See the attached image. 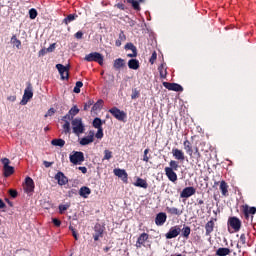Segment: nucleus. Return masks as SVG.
Instances as JSON below:
<instances>
[{"label":"nucleus","instance_id":"f257e3e1","mask_svg":"<svg viewBox=\"0 0 256 256\" xmlns=\"http://www.w3.org/2000/svg\"><path fill=\"white\" fill-rule=\"evenodd\" d=\"M72 129L75 135H81L82 133H85V125H83V120L81 118L73 119Z\"/></svg>","mask_w":256,"mask_h":256},{"label":"nucleus","instance_id":"f03ea898","mask_svg":"<svg viewBox=\"0 0 256 256\" xmlns=\"http://www.w3.org/2000/svg\"><path fill=\"white\" fill-rule=\"evenodd\" d=\"M233 230V233H239L241 231V221L239 218L233 216L228 219V230L231 233V229Z\"/></svg>","mask_w":256,"mask_h":256},{"label":"nucleus","instance_id":"7ed1b4c3","mask_svg":"<svg viewBox=\"0 0 256 256\" xmlns=\"http://www.w3.org/2000/svg\"><path fill=\"white\" fill-rule=\"evenodd\" d=\"M84 61H87L88 63H91L94 61L95 63H99L100 65H103V61H104L103 54L99 52H92L90 54H87L84 57Z\"/></svg>","mask_w":256,"mask_h":256},{"label":"nucleus","instance_id":"20e7f679","mask_svg":"<svg viewBox=\"0 0 256 256\" xmlns=\"http://www.w3.org/2000/svg\"><path fill=\"white\" fill-rule=\"evenodd\" d=\"M69 159L70 163L73 165H81L83 161H85V154H83V152L73 151L70 154Z\"/></svg>","mask_w":256,"mask_h":256},{"label":"nucleus","instance_id":"39448f33","mask_svg":"<svg viewBox=\"0 0 256 256\" xmlns=\"http://www.w3.org/2000/svg\"><path fill=\"white\" fill-rule=\"evenodd\" d=\"M1 161L3 165L4 176L11 177V175L15 173V168L9 165L11 161L8 158H3Z\"/></svg>","mask_w":256,"mask_h":256},{"label":"nucleus","instance_id":"423d86ee","mask_svg":"<svg viewBox=\"0 0 256 256\" xmlns=\"http://www.w3.org/2000/svg\"><path fill=\"white\" fill-rule=\"evenodd\" d=\"M109 113H111L112 116L115 117V119H117V121H125L127 119V113H125V111H121L119 108L117 107H113L109 110Z\"/></svg>","mask_w":256,"mask_h":256},{"label":"nucleus","instance_id":"0eeeda50","mask_svg":"<svg viewBox=\"0 0 256 256\" xmlns=\"http://www.w3.org/2000/svg\"><path fill=\"white\" fill-rule=\"evenodd\" d=\"M30 99H33V86L31 85V83H28L26 89L24 90L21 105H27Z\"/></svg>","mask_w":256,"mask_h":256},{"label":"nucleus","instance_id":"6e6552de","mask_svg":"<svg viewBox=\"0 0 256 256\" xmlns=\"http://www.w3.org/2000/svg\"><path fill=\"white\" fill-rule=\"evenodd\" d=\"M92 125L95 129H98L95 134L96 139H103V122L100 118H95L92 122Z\"/></svg>","mask_w":256,"mask_h":256},{"label":"nucleus","instance_id":"1a4fd4ad","mask_svg":"<svg viewBox=\"0 0 256 256\" xmlns=\"http://www.w3.org/2000/svg\"><path fill=\"white\" fill-rule=\"evenodd\" d=\"M241 211H242L245 219H247V221H249L250 217H252V219H253V215H255V213H256V208L249 207V205L245 204V205L241 206Z\"/></svg>","mask_w":256,"mask_h":256},{"label":"nucleus","instance_id":"9d476101","mask_svg":"<svg viewBox=\"0 0 256 256\" xmlns=\"http://www.w3.org/2000/svg\"><path fill=\"white\" fill-rule=\"evenodd\" d=\"M24 191L28 195H31L33 191H35V182L31 179V177H26L24 183Z\"/></svg>","mask_w":256,"mask_h":256},{"label":"nucleus","instance_id":"9b49d317","mask_svg":"<svg viewBox=\"0 0 256 256\" xmlns=\"http://www.w3.org/2000/svg\"><path fill=\"white\" fill-rule=\"evenodd\" d=\"M162 85L165 89H168V91H176V93H182L183 91V86L177 83L163 82Z\"/></svg>","mask_w":256,"mask_h":256},{"label":"nucleus","instance_id":"f8f14e48","mask_svg":"<svg viewBox=\"0 0 256 256\" xmlns=\"http://www.w3.org/2000/svg\"><path fill=\"white\" fill-rule=\"evenodd\" d=\"M93 141H95V131L90 130L88 132V136L81 138L79 143L82 146H85V145H91V143H93Z\"/></svg>","mask_w":256,"mask_h":256},{"label":"nucleus","instance_id":"ddd939ff","mask_svg":"<svg viewBox=\"0 0 256 256\" xmlns=\"http://www.w3.org/2000/svg\"><path fill=\"white\" fill-rule=\"evenodd\" d=\"M181 233V227L174 226L169 229V231L165 234L166 239H175V237H179Z\"/></svg>","mask_w":256,"mask_h":256},{"label":"nucleus","instance_id":"4468645a","mask_svg":"<svg viewBox=\"0 0 256 256\" xmlns=\"http://www.w3.org/2000/svg\"><path fill=\"white\" fill-rule=\"evenodd\" d=\"M113 173L116 177H119V179H121L123 181V183H127L128 179H129V175L127 174V171H125L124 169H121V168H115L113 170Z\"/></svg>","mask_w":256,"mask_h":256},{"label":"nucleus","instance_id":"2eb2a0df","mask_svg":"<svg viewBox=\"0 0 256 256\" xmlns=\"http://www.w3.org/2000/svg\"><path fill=\"white\" fill-rule=\"evenodd\" d=\"M56 69L61 75V79H69V66H64L63 64H57Z\"/></svg>","mask_w":256,"mask_h":256},{"label":"nucleus","instance_id":"dca6fc26","mask_svg":"<svg viewBox=\"0 0 256 256\" xmlns=\"http://www.w3.org/2000/svg\"><path fill=\"white\" fill-rule=\"evenodd\" d=\"M172 155H173L174 159H176V161H180L181 163H183V161H185V152H183V150H181L179 148H173Z\"/></svg>","mask_w":256,"mask_h":256},{"label":"nucleus","instance_id":"f3484780","mask_svg":"<svg viewBox=\"0 0 256 256\" xmlns=\"http://www.w3.org/2000/svg\"><path fill=\"white\" fill-rule=\"evenodd\" d=\"M164 171H165V175L169 179V181H171L172 183H176L177 173L175 172V170H173V168L165 167Z\"/></svg>","mask_w":256,"mask_h":256},{"label":"nucleus","instance_id":"a211bd4d","mask_svg":"<svg viewBox=\"0 0 256 256\" xmlns=\"http://www.w3.org/2000/svg\"><path fill=\"white\" fill-rule=\"evenodd\" d=\"M195 193H196V190L194 187H186L180 193V197L182 199H189V197H192V195H195Z\"/></svg>","mask_w":256,"mask_h":256},{"label":"nucleus","instance_id":"6ab92c4d","mask_svg":"<svg viewBox=\"0 0 256 256\" xmlns=\"http://www.w3.org/2000/svg\"><path fill=\"white\" fill-rule=\"evenodd\" d=\"M148 239H149V234H147L145 232L140 234V236L138 237V239L136 241L137 249H141V247L145 246V242H147Z\"/></svg>","mask_w":256,"mask_h":256},{"label":"nucleus","instance_id":"aec40b11","mask_svg":"<svg viewBox=\"0 0 256 256\" xmlns=\"http://www.w3.org/2000/svg\"><path fill=\"white\" fill-rule=\"evenodd\" d=\"M55 179H56V181H58V185H60L61 187H63V185H67L69 183V179L67 178V176H65V174L63 172H58L55 175Z\"/></svg>","mask_w":256,"mask_h":256},{"label":"nucleus","instance_id":"412c9836","mask_svg":"<svg viewBox=\"0 0 256 256\" xmlns=\"http://www.w3.org/2000/svg\"><path fill=\"white\" fill-rule=\"evenodd\" d=\"M165 221H167V214L165 212H160L156 215L155 224L158 227L165 225Z\"/></svg>","mask_w":256,"mask_h":256},{"label":"nucleus","instance_id":"4be33fe9","mask_svg":"<svg viewBox=\"0 0 256 256\" xmlns=\"http://www.w3.org/2000/svg\"><path fill=\"white\" fill-rule=\"evenodd\" d=\"M79 113V109L77 108V106H73L68 114H66L63 118H62V121H65V119H71V116L72 118L75 117V115H78Z\"/></svg>","mask_w":256,"mask_h":256},{"label":"nucleus","instance_id":"5701e85b","mask_svg":"<svg viewBox=\"0 0 256 256\" xmlns=\"http://www.w3.org/2000/svg\"><path fill=\"white\" fill-rule=\"evenodd\" d=\"M215 221H217V219H214V220L212 219L206 223L205 225L206 235H211L212 231H214Z\"/></svg>","mask_w":256,"mask_h":256},{"label":"nucleus","instance_id":"b1692460","mask_svg":"<svg viewBox=\"0 0 256 256\" xmlns=\"http://www.w3.org/2000/svg\"><path fill=\"white\" fill-rule=\"evenodd\" d=\"M220 191L224 197H227L229 195V185H227V182H225V180H222L220 182Z\"/></svg>","mask_w":256,"mask_h":256},{"label":"nucleus","instance_id":"393cba45","mask_svg":"<svg viewBox=\"0 0 256 256\" xmlns=\"http://www.w3.org/2000/svg\"><path fill=\"white\" fill-rule=\"evenodd\" d=\"M125 49H129L132 53L127 54V57H137V47L133 43H127Z\"/></svg>","mask_w":256,"mask_h":256},{"label":"nucleus","instance_id":"a878e982","mask_svg":"<svg viewBox=\"0 0 256 256\" xmlns=\"http://www.w3.org/2000/svg\"><path fill=\"white\" fill-rule=\"evenodd\" d=\"M183 145L186 153L189 154V157H193V146L191 145V142L188 139H186L183 142Z\"/></svg>","mask_w":256,"mask_h":256},{"label":"nucleus","instance_id":"bb28decb","mask_svg":"<svg viewBox=\"0 0 256 256\" xmlns=\"http://www.w3.org/2000/svg\"><path fill=\"white\" fill-rule=\"evenodd\" d=\"M90 193H91V188H89L87 186H83L79 190L80 197H83L84 199H87V197H89Z\"/></svg>","mask_w":256,"mask_h":256},{"label":"nucleus","instance_id":"cd10ccee","mask_svg":"<svg viewBox=\"0 0 256 256\" xmlns=\"http://www.w3.org/2000/svg\"><path fill=\"white\" fill-rule=\"evenodd\" d=\"M135 187H141L142 189H147L149 187V184L147 183V180L142 178H137L136 182L134 183Z\"/></svg>","mask_w":256,"mask_h":256},{"label":"nucleus","instance_id":"c85d7f7f","mask_svg":"<svg viewBox=\"0 0 256 256\" xmlns=\"http://www.w3.org/2000/svg\"><path fill=\"white\" fill-rule=\"evenodd\" d=\"M128 67H129V69H133L134 71H137V69H139V60H137V59L129 60Z\"/></svg>","mask_w":256,"mask_h":256},{"label":"nucleus","instance_id":"c756f323","mask_svg":"<svg viewBox=\"0 0 256 256\" xmlns=\"http://www.w3.org/2000/svg\"><path fill=\"white\" fill-rule=\"evenodd\" d=\"M158 71L160 73V77L162 79H166L167 78V66L165 64H161L159 67H158Z\"/></svg>","mask_w":256,"mask_h":256},{"label":"nucleus","instance_id":"7c9ffc66","mask_svg":"<svg viewBox=\"0 0 256 256\" xmlns=\"http://www.w3.org/2000/svg\"><path fill=\"white\" fill-rule=\"evenodd\" d=\"M114 69H121L123 67H125V60H123L122 58H118L114 61L113 64Z\"/></svg>","mask_w":256,"mask_h":256},{"label":"nucleus","instance_id":"2f4dec72","mask_svg":"<svg viewBox=\"0 0 256 256\" xmlns=\"http://www.w3.org/2000/svg\"><path fill=\"white\" fill-rule=\"evenodd\" d=\"M230 254H231V249H229V248H219L216 251V255H218V256H227Z\"/></svg>","mask_w":256,"mask_h":256},{"label":"nucleus","instance_id":"473e14b6","mask_svg":"<svg viewBox=\"0 0 256 256\" xmlns=\"http://www.w3.org/2000/svg\"><path fill=\"white\" fill-rule=\"evenodd\" d=\"M248 237L249 234H241L239 239L240 245H247L248 247H250L251 245H249V242L247 241Z\"/></svg>","mask_w":256,"mask_h":256},{"label":"nucleus","instance_id":"72a5a7b5","mask_svg":"<svg viewBox=\"0 0 256 256\" xmlns=\"http://www.w3.org/2000/svg\"><path fill=\"white\" fill-rule=\"evenodd\" d=\"M51 144L54 145V147H65V140H63V139H53L51 141Z\"/></svg>","mask_w":256,"mask_h":256},{"label":"nucleus","instance_id":"f704fd0d","mask_svg":"<svg viewBox=\"0 0 256 256\" xmlns=\"http://www.w3.org/2000/svg\"><path fill=\"white\" fill-rule=\"evenodd\" d=\"M182 235L185 239H189V236L191 235V227L189 226H185L182 229Z\"/></svg>","mask_w":256,"mask_h":256},{"label":"nucleus","instance_id":"c9c22d12","mask_svg":"<svg viewBox=\"0 0 256 256\" xmlns=\"http://www.w3.org/2000/svg\"><path fill=\"white\" fill-rule=\"evenodd\" d=\"M167 213H169L170 215H181V213L183 212L175 207H172V208H167Z\"/></svg>","mask_w":256,"mask_h":256},{"label":"nucleus","instance_id":"e433bc0d","mask_svg":"<svg viewBox=\"0 0 256 256\" xmlns=\"http://www.w3.org/2000/svg\"><path fill=\"white\" fill-rule=\"evenodd\" d=\"M169 165V169H172V171H177L179 169V162L175 160H171Z\"/></svg>","mask_w":256,"mask_h":256},{"label":"nucleus","instance_id":"4c0bfd02","mask_svg":"<svg viewBox=\"0 0 256 256\" xmlns=\"http://www.w3.org/2000/svg\"><path fill=\"white\" fill-rule=\"evenodd\" d=\"M127 3H130V5H132L133 9H135L136 11H139V9H141V7L139 6V2L137 0H126Z\"/></svg>","mask_w":256,"mask_h":256},{"label":"nucleus","instance_id":"58836bf2","mask_svg":"<svg viewBox=\"0 0 256 256\" xmlns=\"http://www.w3.org/2000/svg\"><path fill=\"white\" fill-rule=\"evenodd\" d=\"M112 158H113V152H111V150H105L103 161H109V159H112Z\"/></svg>","mask_w":256,"mask_h":256},{"label":"nucleus","instance_id":"ea45409f","mask_svg":"<svg viewBox=\"0 0 256 256\" xmlns=\"http://www.w3.org/2000/svg\"><path fill=\"white\" fill-rule=\"evenodd\" d=\"M11 43L17 47V49H20L21 47V40L17 39V36H12Z\"/></svg>","mask_w":256,"mask_h":256},{"label":"nucleus","instance_id":"a19ab883","mask_svg":"<svg viewBox=\"0 0 256 256\" xmlns=\"http://www.w3.org/2000/svg\"><path fill=\"white\" fill-rule=\"evenodd\" d=\"M65 123L64 125L62 126L63 130H64V133H69L71 131V124L69 123V121L67 120H64Z\"/></svg>","mask_w":256,"mask_h":256},{"label":"nucleus","instance_id":"79ce46f5","mask_svg":"<svg viewBox=\"0 0 256 256\" xmlns=\"http://www.w3.org/2000/svg\"><path fill=\"white\" fill-rule=\"evenodd\" d=\"M81 87H83V82L77 81L73 91L75 93H81Z\"/></svg>","mask_w":256,"mask_h":256},{"label":"nucleus","instance_id":"37998d69","mask_svg":"<svg viewBox=\"0 0 256 256\" xmlns=\"http://www.w3.org/2000/svg\"><path fill=\"white\" fill-rule=\"evenodd\" d=\"M71 21H75V15H73V14H69V15L64 19L65 25H69V23H71Z\"/></svg>","mask_w":256,"mask_h":256},{"label":"nucleus","instance_id":"c03bdc74","mask_svg":"<svg viewBox=\"0 0 256 256\" xmlns=\"http://www.w3.org/2000/svg\"><path fill=\"white\" fill-rule=\"evenodd\" d=\"M149 159H151V156H149V148H147L144 150L143 161L149 163Z\"/></svg>","mask_w":256,"mask_h":256},{"label":"nucleus","instance_id":"a18cd8bd","mask_svg":"<svg viewBox=\"0 0 256 256\" xmlns=\"http://www.w3.org/2000/svg\"><path fill=\"white\" fill-rule=\"evenodd\" d=\"M29 17L30 19H37V10L35 8L29 10Z\"/></svg>","mask_w":256,"mask_h":256},{"label":"nucleus","instance_id":"49530a36","mask_svg":"<svg viewBox=\"0 0 256 256\" xmlns=\"http://www.w3.org/2000/svg\"><path fill=\"white\" fill-rule=\"evenodd\" d=\"M67 209H69V205L68 204L60 205L59 206L60 214L63 215V213H65V211H67Z\"/></svg>","mask_w":256,"mask_h":256},{"label":"nucleus","instance_id":"de8ad7c7","mask_svg":"<svg viewBox=\"0 0 256 256\" xmlns=\"http://www.w3.org/2000/svg\"><path fill=\"white\" fill-rule=\"evenodd\" d=\"M155 61H157V52L154 51L149 59V63H151V65H153L155 63Z\"/></svg>","mask_w":256,"mask_h":256},{"label":"nucleus","instance_id":"09e8293b","mask_svg":"<svg viewBox=\"0 0 256 256\" xmlns=\"http://www.w3.org/2000/svg\"><path fill=\"white\" fill-rule=\"evenodd\" d=\"M70 231H72V235L75 239V241H77L79 239V237L77 236V231H75V228H73V226H69Z\"/></svg>","mask_w":256,"mask_h":256},{"label":"nucleus","instance_id":"8fccbe9b","mask_svg":"<svg viewBox=\"0 0 256 256\" xmlns=\"http://www.w3.org/2000/svg\"><path fill=\"white\" fill-rule=\"evenodd\" d=\"M99 237H103V230H99L98 233L94 235V241H99Z\"/></svg>","mask_w":256,"mask_h":256},{"label":"nucleus","instance_id":"3c124183","mask_svg":"<svg viewBox=\"0 0 256 256\" xmlns=\"http://www.w3.org/2000/svg\"><path fill=\"white\" fill-rule=\"evenodd\" d=\"M52 115H55V109L50 108L48 112L46 113L45 117H52Z\"/></svg>","mask_w":256,"mask_h":256},{"label":"nucleus","instance_id":"603ef678","mask_svg":"<svg viewBox=\"0 0 256 256\" xmlns=\"http://www.w3.org/2000/svg\"><path fill=\"white\" fill-rule=\"evenodd\" d=\"M52 223H54L55 227H61V220L57 218H53Z\"/></svg>","mask_w":256,"mask_h":256},{"label":"nucleus","instance_id":"864d4df0","mask_svg":"<svg viewBox=\"0 0 256 256\" xmlns=\"http://www.w3.org/2000/svg\"><path fill=\"white\" fill-rule=\"evenodd\" d=\"M101 105H103V101L100 100L96 104H94L93 111H97V109H99V107H101Z\"/></svg>","mask_w":256,"mask_h":256},{"label":"nucleus","instance_id":"5fc2aeb1","mask_svg":"<svg viewBox=\"0 0 256 256\" xmlns=\"http://www.w3.org/2000/svg\"><path fill=\"white\" fill-rule=\"evenodd\" d=\"M55 43L51 44L48 48H47V52L48 53H53V51H55Z\"/></svg>","mask_w":256,"mask_h":256},{"label":"nucleus","instance_id":"6e6d98bb","mask_svg":"<svg viewBox=\"0 0 256 256\" xmlns=\"http://www.w3.org/2000/svg\"><path fill=\"white\" fill-rule=\"evenodd\" d=\"M47 53H49L48 51H47V49H41L40 51H39V57H43V56H45V55H47Z\"/></svg>","mask_w":256,"mask_h":256},{"label":"nucleus","instance_id":"4d7b16f0","mask_svg":"<svg viewBox=\"0 0 256 256\" xmlns=\"http://www.w3.org/2000/svg\"><path fill=\"white\" fill-rule=\"evenodd\" d=\"M194 151V155H196L197 159H201V152H199V148L196 147Z\"/></svg>","mask_w":256,"mask_h":256},{"label":"nucleus","instance_id":"13d9d810","mask_svg":"<svg viewBox=\"0 0 256 256\" xmlns=\"http://www.w3.org/2000/svg\"><path fill=\"white\" fill-rule=\"evenodd\" d=\"M9 195L13 197V199H15V197H17V191L16 190H9Z\"/></svg>","mask_w":256,"mask_h":256},{"label":"nucleus","instance_id":"bf43d9fd","mask_svg":"<svg viewBox=\"0 0 256 256\" xmlns=\"http://www.w3.org/2000/svg\"><path fill=\"white\" fill-rule=\"evenodd\" d=\"M126 39H127V37L125 36V33L120 32V34H119V40H120V41H125Z\"/></svg>","mask_w":256,"mask_h":256},{"label":"nucleus","instance_id":"052dcab7","mask_svg":"<svg viewBox=\"0 0 256 256\" xmlns=\"http://www.w3.org/2000/svg\"><path fill=\"white\" fill-rule=\"evenodd\" d=\"M75 37H76V39H83V32L78 31V32L75 34Z\"/></svg>","mask_w":256,"mask_h":256},{"label":"nucleus","instance_id":"680f3d73","mask_svg":"<svg viewBox=\"0 0 256 256\" xmlns=\"http://www.w3.org/2000/svg\"><path fill=\"white\" fill-rule=\"evenodd\" d=\"M139 97V92L134 91L133 94L131 95V99H137Z\"/></svg>","mask_w":256,"mask_h":256},{"label":"nucleus","instance_id":"e2e57ef3","mask_svg":"<svg viewBox=\"0 0 256 256\" xmlns=\"http://www.w3.org/2000/svg\"><path fill=\"white\" fill-rule=\"evenodd\" d=\"M79 171H81L82 173H87V167H85V166H80L79 168Z\"/></svg>","mask_w":256,"mask_h":256},{"label":"nucleus","instance_id":"0e129e2a","mask_svg":"<svg viewBox=\"0 0 256 256\" xmlns=\"http://www.w3.org/2000/svg\"><path fill=\"white\" fill-rule=\"evenodd\" d=\"M0 209H5V202L2 199H0Z\"/></svg>","mask_w":256,"mask_h":256},{"label":"nucleus","instance_id":"69168bd1","mask_svg":"<svg viewBox=\"0 0 256 256\" xmlns=\"http://www.w3.org/2000/svg\"><path fill=\"white\" fill-rule=\"evenodd\" d=\"M123 40H116V42H115V45H116V47H121V42H122Z\"/></svg>","mask_w":256,"mask_h":256},{"label":"nucleus","instance_id":"338daca9","mask_svg":"<svg viewBox=\"0 0 256 256\" xmlns=\"http://www.w3.org/2000/svg\"><path fill=\"white\" fill-rule=\"evenodd\" d=\"M44 165H45V167H51V165H53V163L44 161Z\"/></svg>","mask_w":256,"mask_h":256},{"label":"nucleus","instance_id":"774afa93","mask_svg":"<svg viewBox=\"0 0 256 256\" xmlns=\"http://www.w3.org/2000/svg\"><path fill=\"white\" fill-rule=\"evenodd\" d=\"M119 9H124L123 4H118Z\"/></svg>","mask_w":256,"mask_h":256}]
</instances>
